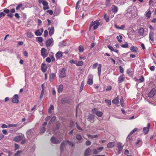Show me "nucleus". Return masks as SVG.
<instances>
[{"instance_id": "1", "label": "nucleus", "mask_w": 156, "mask_h": 156, "mask_svg": "<svg viewBox=\"0 0 156 156\" xmlns=\"http://www.w3.org/2000/svg\"><path fill=\"white\" fill-rule=\"evenodd\" d=\"M66 144H68L69 145L72 147L74 146V144L73 143L70 142L69 140L63 141L60 145V151L61 153L63 151L64 147Z\"/></svg>"}, {"instance_id": "2", "label": "nucleus", "mask_w": 156, "mask_h": 156, "mask_svg": "<svg viewBox=\"0 0 156 156\" xmlns=\"http://www.w3.org/2000/svg\"><path fill=\"white\" fill-rule=\"evenodd\" d=\"M62 139L61 138H56V137H51V142L54 144H58L62 141Z\"/></svg>"}, {"instance_id": "3", "label": "nucleus", "mask_w": 156, "mask_h": 156, "mask_svg": "<svg viewBox=\"0 0 156 156\" xmlns=\"http://www.w3.org/2000/svg\"><path fill=\"white\" fill-rule=\"evenodd\" d=\"M59 77L60 78H64L66 77V69L65 68H63L60 71L59 73Z\"/></svg>"}, {"instance_id": "4", "label": "nucleus", "mask_w": 156, "mask_h": 156, "mask_svg": "<svg viewBox=\"0 0 156 156\" xmlns=\"http://www.w3.org/2000/svg\"><path fill=\"white\" fill-rule=\"evenodd\" d=\"M41 56L44 58L48 56V53L47 50L44 48H42L41 50Z\"/></svg>"}, {"instance_id": "5", "label": "nucleus", "mask_w": 156, "mask_h": 156, "mask_svg": "<svg viewBox=\"0 0 156 156\" xmlns=\"http://www.w3.org/2000/svg\"><path fill=\"white\" fill-rule=\"evenodd\" d=\"M18 98V95L17 94H15L13 96V98L12 100V102L13 103H18L19 102Z\"/></svg>"}, {"instance_id": "6", "label": "nucleus", "mask_w": 156, "mask_h": 156, "mask_svg": "<svg viewBox=\"0 0 156 156\" xmlns=\"http://www.w3.org/2000/svg\"><path fill=\"white\" fill-rule=\"evenodd\" d=\"M88 80L87 81V83L90 85H91L93 84V76L91 74H90L88 76Z\"/></svg>"}, {"instance_id": "7", "label": "nucleus", "mask_w": 156, "mask_h": 156, "mask_svg": "<svg viewBox=\"0 0 156 156\" xmlns=\"http://www.w3.org/2000/svg\"><path fill=\"white\" fill-rule=\"evenodd\" d=\"M150 124L148 123L146 127H144L143 128V132L145 134H147L148 133L150 129Z\"/></svg>"}, {"instance_id": "8", "label": "nucleus", "mask_w": 156, "mask_h": 156, "mask_svg": "<svg viewBox=\"0 0 156 156\" xmlns=\"http://www.w3.org/2000/svg\"><path fill=\"white\" fill-rule=\"evenodd\" d=\"M53 42V40L52 38L48 39L45 43L46 46L47 47L50 46Z\"/></svg>"}, {"instance_id": "9", "label": "nucleus", "mask_w": 156, "mask_h": 156, "mask_svg": "<svg viewBox=\"0 0 156 156\" xmlns=\"http://www.w3.org/2000/svg\"><path fill=\"white\" fill-rule=\"evenodd\" d=\"M92 23H93V24H94V30H95L97 29L98 28V27L100 25L99 21L98 20H96L95 21H94V22H92Z\"/></svg>"}, {"instance_id": "10", "label": "nucleus", "mask_w": 156, "mask_h": 156, "mask_svg": "<svg viewBox=\"0 0 156 156\" xmlns=\"http://www.w3.org/2000/svg\"><path fill=\"white\" fill-rule=\"evenodd\" d=\"M155 94V89L154 88L152 89L149 93L148 97L150 98H152L154 96Z\"/></svg>"}, {"instance_id": "11", "label": "nucleus", "mask_w": 156, "mask_h": 156, "mask_svg": "<svg viewBox=\"0 0 156 156\" xmlns=\"http://www.w3.org/2000/svg\"><path fill=\"white\" fill-rule=\"evenodd\" d=\"M48 30H49V34L50 36H51L54 32V28L52 27L51 28H48Z\"/></svg>"}, {"instance_id": "12", "label": "nucleus", "mask_w": 156, "mask_h": 156, "mask_svg": "<svg viewBox=\"0 0 156 156\" xmlns=\"http://www.w3.org/2000/svg\"><path fill=\"white\" fill-rule=\"evenodd\" d=\"M41 69L43 72H45L47 70V67L46 64L44 63H43L41 66Z\"/></svg>"}, {"instance_id": "13", "label": "nucleus", "mask_w": 156, "mask_h": 156, "mask_svg": "<svg viewBox=\"0 0 156 156\" xmlns=\"http://www.w3.org/2000/svg\"><path fill=\"white\" fill-rule=\"evenodd\" d=\"M94 115L92 114H90L88 116V118L89 120L91 122H94Z\"/></svg>"}, {"instance_id": "14", "label": "nucleus", "mask_w": 156, "mask_h": 156, "mask_svg": "<svg viewBox=\"0 0 156 156\" xmlns=\"http://www.w3.org/2000/svg\"><path fill=\"white\" fill-rule=\"evenodd\" d=\"M154 32L152 31H150L149 34V38L152 41H154Z\"/></svg>"}, {"instance_id": "15", "label": "nucleus", "mask_w": 156, "mask_h": 156, "mask_svg": "<svg viewBox=\"0 0 156 156\" xmlns=\"http://www.w3.org/2000/svg\"><path fill=\"white\" fill-rule=\"evenodd\" d=\"M55 74L53 73H51L49 76V78L50 82H51L53 81L54 78L55 77Z\"/></svg>"}, {"instance_id": "16", "label": "nucleus", "mask_w": 156, "mask_h": 156, "mask_svg": "<svg viewBox=\"0 0 156 156\" xmlns=\"http://www.w3.org/2000/svg\"><path fill=\"white\" fill-rule=\"evenodd\" d=\"M62 56V53L61 51L58 52L55 55V56L57 59H59Z\"/></svg>"}, {"instance_id": "17", "label": "nucleus", "mask_w": 156, "mask_h": 156, "mask_svg": "<svg viewBox=\"0 0 156 156\" xmlns=\"http://www.w3.org/2000/svg\"><path fill=\"white\" fill-rule=\"evenodd\" d=\"M130 49L132 52H137L138 50V48L136 46H132L130 48Z\"/></svg>"}, {"instance_id": "18", "label": "nucleus", "mask_w": 156, "mask_h": 156, "mask_svg": "<svg viewBox=\"0 0 156 156\" xmlns=\"http://www.w3.org/2000/svg\"><path fill=\"white\" fill-rule=\"evenodd\" d=\"M112 11L113 12L116 13L118 10V8L117 6L113 5L112 6Z\"/></svg>"}, {"instance_id": "19", "label": "nucleus", "mask_w": 156, "mask_h": 156, "mask_svg": "<svg viewBox=\"0 0 156 156\" xmlns=\"http://www.w3.org/2000/svg\"><path fill=\"white\" fill-rule=\"evenodd\" d=\"M117 148L119 151L120 153V151H121L123 149V146L122 144L120 143H118L117 144Z\"/></svg>"}, {"instance_id": "20", "label": "nucleus", "mask_w": 156, "mask_h": 156, "mask_svg": "<svg viewBox=\"0 0 156 156\" xmlns=\"http://www.w3.org/2000/svg\"><path fill=\"white\" fill-rule=\"evenodd\" d=\"M124 75H122L118 78V82L119 83H120L124 80Z\"/></svg>"}, {"instance_id": "21", "label": "nucleus", "mask_w": 156, "mask_h": 156, "mask_svg": "<svg viewBox=\"0 0 156 156\" xmlns=\"http://www.w3.org/2000/svg\"><path fill=\"white\" fill-rule=\"evenodd\" d=\"M61 102L62 104H64L66 103H69V102L66 98H62Z\"/></svg>"}, {"instance_id": "22", "label": "nucleus", "mask_w": 156, "mask_h": 156, "mask_svg": "<svg viewBox=\"0 0 156 156\" xmlns=\"http://www.w3.org/2000/svg\"><path fill=\"white\" fill-rule=\"evenodd\" d=\"M115 145V143L113 142L109 143L107 145V147L108 148H111Z\"/></svg>"}, {"instance_id": "23", "label": "nucleus", "mask_w": 156, "mask_h": 156, "mask_svg": "<svg viewBox=\"0 0 156 156\" xmlns=\"http://www.w3.org/2000/svg\"><path fill=\"white\" fill-rule=\"evenodd\" d=\"M91 150L89 148H87L85 151L84 155L85 156H87L90 154Z\"/></svg>"}, {"instance_id": "24", "label": "nucleus", "mask_w": 156, "mask_h": 156, "mask_svg": "<svg viewBox=\"0 0 156 156\" xmlns=\"http://www.w3.org/2000/svg\"><path fill=\"white\" fill-rule=\"evenodd\" d=\"M33 129H30L28 130L27 132V136H31L33 135Z\"/></svg>"}, {"instance_id": "25", "label": "nucleus", "mask_w": 156, "mask_h": 156, "mask_svg": "<svg viewBox=\"0 0 156 156\" xmlns=\"http://www.w3.org/2000/svg\"><path fill=\"white\" fill-rule=\"evenodd\" d=\"M151 15V11L150 10H149L145 14L146 18V19H149Z\"/></svg>"}, {"instance_id": "26", "label": "nucleus", "mask_w": 156, "mask_h": 156, "mask_svg": "<svg viewBox=\"0 0 156 156\" xmlns=\"http://www.w3.org/2000/svg\"><path fill=\"white\" fill-rule=\"evenodd\" d=\"M112 102L115 105H117L119 102V98L117 97L112 101Z\"/></svg>"}, {"instance_id": "27", "label": "nucleus", "mask_w": 156, "mask_h": 156, "mask_svg": "<svg viewBox=\"0 0 156 156\" xmlns=\"http://www.w3.org/2000/svg\"><path fill=\"white\" fill-rule=\"evenodd\" d=\"M144 30L142 28H140L138 32L139 34L141 36H143L144 34Z\"/></svg>"}, {"instance_id": "28", "label": "nucleus", "mask_w": 156, "mask_h": 156, "mask_svg": "<svg viewBox=\"0 0 156 156\" xmlns=\"http://www.w3.org/2000/svg\"><path fill=\"white\" fill-rule=\"evenodd\" d=\"M138 130V129L137 128H135L133 130L131 131V132L127 136H130L131 135H132L133 133H135V132Z\"/></svg>"}, {"instance_id": "29", "label": "nucleus", "mask_w": 156, "mask_h": 156, "mask_svg": "<svg viewBox=\"0 0 156 156\" xmlns=\"http://www.w3.org/2000/svg\"><path fill=\"white\" fill-rule=\"evenodd\" d=\"M63 87L62 85L60 84L58 87V92L59 93L62 91L63 90Z\"/></svg>"}, {"instance_id": "30", "label": "nucleus", "mask_w": 156, "mask_h": 156, "mask_svg": "<svg viewBox=\"0 0 156 156\" xmlns=\"http://www.w3.org/2000/svg\"><path fill=\"white\" fill-rule=\"evenodd\" d=\"M66 44V43L65 41H62L60 42L59 44V46L60 47L65 46Z\"/></svg>"}, {"instance_id": "31", "label": "nucleus", "mask_w": 156, "mask_h": 156, "mask_svg": "<svg viewBox=\"0 0 156 156\" xmlns=\"http://www.w3.org/2000/svg\"><path fill=\"white\" fill-rule=\"evenodd\" d=\"M23 137H15L14 139V140L15 141L18 142L19 141L23 139Z\"/></svg>"}, {"instance_id": "32", "label": "nucleus", "mask_w": 156, "mask_h": 156, "mask_svg": "<svg viewBox=\"0 0 156 156\" xmlns=\"http://www.w3.org/2000/svg\"><path fill=\"white\" fill-rule=\"evenodd\" d=\"M116 38L117 39L118 41L120 43L122 42V37L121 35H119V36H117L116 37Z\"/></svg>"}, {"instance_id": "33", "label": "nucleus", "mask_w": 156, "mask_h": 156, "mask_svg": "<svg viewBox=\"0 0 156 156\" xmlns=\"http://www.w3.org/2000/svg\"><path fill=\"white\" fill-rule=\"evenodd\" d=\"M35 34L37 36H41L42 34V33L40 31V30H38L35 31Z\"/></svg>"}, {"instance_id": "34", "label": "nucleus", "mask_w": 156, "mask_h": 156, "mask_svg": "<svg viewBox=\"0 0 156 156\" xmlns=\"http://www.w3.org/2000/svg\"><path fill=\"white\" fill-rule=\"evenodd\" d=\"M101 64H99V65L98 67V75L99 76H100L101 74Z\"/></svg>"}, {"instance_id": "35", "label": "nucleus", "mask_w": 156, "mask_h": 156, "mask_svg": "<svg viewBox=\"0 0 156 156\" xmlns=\"http://www.w3.org/2000/svg\"><path fill=\"white\" fill-rule=\"evenodd\" d=\"M136 81H139L140 82H142L144 81V78L143 76H141L139 79H136Z\"/></svg>"}, {"instance_id": "36", "label": "nucleus", "mask_w": 156, "mask_h": 156, "mask_svg": "<svg viewBox=\"0 0 156 156\" xmlns=\"http://www.w3.org/2000/svg\"><path fill=\"white\" fill-rule=\"evenodd\" d=\"M83 64L82 61H79L76 63V65L77 66H81Z\"/></svg>"}, {"instance_id": "37", "label": "nucleus", "mask_w": 156, "mask_h": 156, "mask_svg": "<svg viewBox=\"0 0 156 156\" xmlns=\"http://www.w3.org/2000/svg\"><path fill=\"white\" fill-rule=\"evenodd\" d=\"M46 130V128L45 127H41L40 129V133H44Z\"/></svg>"}, {"instance_id": "38", "label": "nucleus", "mask_w": 156, "mask_h": 156, "mask_svg": "<svg viewBox=\"0 0 156 156\" xmlns=\"http://www.w3.org/2000/svg\"><path fill=\"white\" fill-rule=\"evenodd\" d=\"M96 114L97 116L99 117H101L102 116L103 113L101 112L98 111L97 112H96Z\"/></svg>"}, {"instance_id": "39", "label": "nucleus", "mask_w": 156, "mask_h": 156, "mask_svg": "<svg viewBox=\"0 0 156 156\" xmlns=\"http://www.w3.org/2000/svg\"><path fill=\"white\" fill-rule=\"evenodd\" d=\"M84 83L83 81L81 83V84L80 88V89L79 90L80 92H81L82 91V90L83 87H84Z\"/></svg>"}, {"instance_id": "40", "label": "nucleus", "mask_w": 156, "mask_h": 156, "mask_svg": "<svg viewBox=\"0 0 156 156\" xmlns=\"http://www.w3.org/2000/svg\"><path fill=\"white\" fill-rule=\"evenodd\" d=\"M79 50L80 52H82L84 50V48L82 45H80L79 47Z\"/></svg>"}, {"instance_id": "41", "label": "nucleus", "mask_w": 156, "mask_h": 156, "mask_svg": "<svg viewBox=\"0 0 156 156\" xmlns=\"http://www.w3.org/2000/svg\"><path fill=\"white\" fill-rule=\"evenodd\" d=\"M110 0H106L105 2V5L106 6L109 7L111 5Z\"/></svg>"}, {"instance_id": "42", "label": "nucleus", "mask_w": 156, "mask_h": 156, "mask_svg": "<svg viewBox=\"0 0 156 156\" xmlns=\"http://www.w3.org/2000/svg\"><path fill=\"white\" fill-rule=\"evenodd\" d=\"M123 99L122 97H121L120 98V101L121 106L123 107L124 106V104L123 103Z\"/></svg>"}, {"instance_id": "43", "label": "nucleus", "mask_w": 156, "mask_h": 156, "mask_svg": "<svg viewBox=\"0 0 156 156\" xmlns=\"http://www.w3.org/2000/svg\"><path fill=\"white\" fill-rule=\"evenodd\" d=\"M54 106L52 105H51L49 108L48 111V112L49 113H51V110H53L54 109Z\"/></svg>"}, {"instance_id": "44", "label": "nucleus", "mask_w": 156, "mask_h": 156, "mask_svg": "<svg viewBox=\"0 0 156 156\" xmlns=\"http://www.w3.org/2000/svg\"><path fill=\"white\" fill-rule=\"evenodd\" d=\"M27 36L29 38H32L33 35L31 32H28L27 34Z\"/></svg>"}, {"instance_id": "45", "label": "nucleus", "mask_w": 156, "mask_h": 156, "mask_svg": "<svg viewBox=\"0 0 156 156\" xmlns=\"http://www.w3.org/2000/svg\"><path fill=\"white\" fill-rule=\"evenodd\" d=\"M104 18L105 20L107 22H108L109 21V17L107 16L106 14H105L104 16Z\"/></svg>"}, {"instance_id": "46", "label": "nucleus", "mask_w": 156, "mask_h": 156, "mask_svg": "<svg viewBox=\"0 0 156 156\" xmlns=\"http://www.w3.org/2000/svg\"><path fill=\"white\" fill-rule=\"evenodd\" d=\"M121 46L122 48H126L128 47V45L127 44V43L126 42L124 44L121 45Z\"/></svg>"}, {"instance_id": "47", "label": "nucleus", "mask_w": 156, "mask_h": 156, "mask_svg": "<svg viewBox=\"0 0 156 156\" xmlns=\"http://www.w3.org/2000/svg\"><path fill=\"white\" fill-rule=\"evenodd\" d=\"M22 4H19L16 7V10H19V9H20V8H21L22 7Z\"/></svg>"}, {"instance_id": "48", "label": "nucleus", "mask_w": 156, "mask_h": 156, "mask_svg": "<svg viewBox=\"0 0 156 156\" xmlns=\"http://www.w3.org/2000/svg\"><path fill=\"white\" fill-rule=\"evenodd\" d=\"M105 103L108 104V105H111V100L106 99L105 100Z\"/></svg>"}, {"instance_id": "49", "label": "nucleus", "mask_w": 156, "mask_h": 156, "mask_svg": "<svg viewBox=\"0 0 156 156\" xmlns=\"http://www.w3.org/2000/svg\"><path fill=\"white\" fill-rule=\"evenodd\" d=\"M37 38L38 39V41L39 42H41L43 41V38L41 37H37Z\"/></svg>"}, {"instance_id": "50", "label": "nucleus", "mask_w": 156, "mask_h": 156, "mask_svg": "<svg viewBox=\"0 0 156 156\" xmlns=\"http://www.w3.org/2000/svg\"><path fill=\"white\" fill-rule=\"evenodd\" d=\"M48 34V32L47 30H45L44 32V37H46L47 36Z\"/></svg>"}, {"instance_id": "51", "label": "nucleus", "mask_w": 156, "mask_h": 156, "mask_svg": "<svg viewBox=\"0 0 156 156\" xmlns=\"http://www.w3.org/2000/svg\"><path fill=\"white\" fill-rule=\"evenodd\" d=\"M74 122L73 121H71L70 122V127H73L74 126Z\"/></svg>"}, {"instance_id": "52", "label": "nucleus", "mask_w": 156, "mask_h": 156, "mask_svg": "<svg viewBox=\"0 0 156 156\" xmlns=\"http://www.w3.org/2000/svg\"><path fill=\"white\" fill-rule=\"evenodd\" d=\"M22 152L21 151H17L16 153L15 154V156H19V155L20 154V152Z\"/></svg>"}, {"instance_id": "53", "label": "nucleus", "mask_w": 156, "mask_h": 156, "mask_svg": "<svg viewBox=\"0 0 156 156\" xmlns=\"http://www.w3.org/2000/svg\"><path fill=\"white\" fill-rule=\"evenodd\" d=\"M43 5L44 6H47L48 5V2L46 1H44V2H43L42 3Z\"/></svg>"}, {"instance_id": "54", "label": "nucleus", "mask_w": 156, "mask_h": 156, "mask_svg": "<svg viewBox=\"0 0 156 156\" xmlns=\"http://www.w3.org/2000/svg\"><path fill=\"white\" fill-rule=\"evenodd\" d=\"M3 12L6 13L8 14L10 12V10L9 9H4Z\"/></svg>"}, {"instance_id": "55", "label": "nucleus", "mask_w": 156, "mask_h": 156, "mask_svg": "<svg viewBox=\"0 0 156 156\" xmlns=\"http://www.w3.org/2000/svg\"><path fill=\"white\" fill-rule=\"evenodd\" d=\"M70 62L71 64L73 63V64H76V63L77 62V61L76 60H74L73 59L71 60L70 61Z\"/></svg>"}, {"instance_id": "56", "label": "nucleus", "mask_w": 156, "mask_h": 156, "mask_svg": "<svg viewBox=\"0 0 156 156\" xmlns=\"http://www.w3.org/2000/svg\"><path fill=\"white\" fill-rule=\"evenodd\" d=\"M5 15V14L3 12H0V18H3Z\"/></svg>"}, {"instance_id": "57", "label": "nucleus", "mask_w": 156, "mask_h": 156, "mask_svg": "<svg viewBox=\"0 0 156 156\" xmlns=\"http://www.w3.org/2000/svg\"><path fill=\"white\" fill-rule=\"evenodd\" d=\"M93 153L94 154H98L99 153V152L98 151H97V150L95 149H93Z\"/></svg>"}, {"instance_id": "58", "label": "nucleus", "mask_w": 156, "mask_h": 156, "mask_svg": "<svg viewBox=\"0 0 156 156\" xmlns=\"http://www.w3.org/2000/svg\"><path fill=\"white\" fill-rule=\"evenodd\" d=\"M46 61L47 62L50 63L51 62V58H50L48 57L46 58Z\"/></svg>"}, {"instance_id": "59", "label": "nucleus", "mask_w": 156, "mask_h": 156, "mask_svg": "<svg viewBox=\"0 0 156 156\" xmlns=\"http://www.w3.org/2000/svg\"><path fill=\"white\" fill-rule=\"evenodd\" d=\"M120 72L122 73H123L124 72L123 68L121 66H119Z\"/></svg>"}, {"instance_id": "60", "label": "nucleus", "mask_w": 156, "mask_h": 156, "mask_svg": "<svg viewBox=\"0 0 156 156\" xmlns=\"http://www.w3.org/2000/svg\"><path fill=\"white\" fill-rule=\"evenodd\" d=\"M47 12L49 13L51 15H52L53 13V11L51 10H49L47 11Z\"/></svg>"}, {"instance_id": "61", "label": "nucleus", "mask_w": 156, "mask_h": 156, "mask_svg": "<svg viewBox=\"0 0 156 156\" xmlns=\"http://www.w3.org/2000/svg\"><path fill=\"white\" fill-rule=\"evenodd\" d=\"M17 126V124H10L9 125V127H15Z\"/></svg>"}, {"instance_id": "62", "label": "nucleus", "mask_w": 156, "mask_h": 156, "mask_svg": "<svg viewBox=\"0 0 156 156\" xmlns=\"http://www.w3.org/2000/svg\"><path fill=\"white\" fill-rule=\"evenodd\" d=\"M107 47L111 51H113V50H114V48L112 46L110 45H108Z\"/></svg>"}, {"instance_id": "63", "label": "nucleus", "mask_w": 156, "mask_h": 156, "mask_svg": "<svg viewBox=\"0 0 156 156\" xmlns=\"http://www.w3.org/2000/svg\"><path fill=\"white\" fill-rule=\"evenodd\" d=\"M98 65V63H94V64H93V66H92V68L93 69H95L96 68L97 66Z\"/></svg>"}, {"instance_id": "64", "label": "nucleus", "mask_w": 156, "mask_h": 156, "mask_svg": "<svg viewBox=\"0 0 156 156\" xmlns=\"http://www.w3.org/2000/svg\"><path fill=\"white\" fill-rule=\"evenodd\" d=\"M13 14L12 13H10L8 14L7 16L10 18H12L13 16Z\"/></svg>"}]
</instances>
